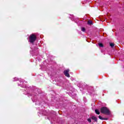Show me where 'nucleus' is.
<instances>
[{
	"mask_svg": "<svg viewBox=\"0 0 124 124\" xmlns=\"http://www.w3.org/2000/svg\"><path fill=\"white\" fill-rule=\"evenodd\" d=\"M87 120H88V122H89V123H91L92 122V120L90 118L88 119Z\"/></svg>",
	"mask_w": 124,
	"mask_h": 124,
	"instance_id": "11",
	"label": "nucleus"
},
{
	"mask_svg": "<svg viewBox=\"0 0 124 124\" xmlns=\"http://www.w3.org/2000/svg\"><path fill=\"white\" fill-rule=\"evenodd\" d=\"M98 45H99V47H103V44H102L101 43L98 44Z\"/></svg>",
	"mask_w": 124,
	"mask_h": 124,
	"instance_id": "10",
	"label": "nucleus"
},
{
	"mask_svg": "<svg viewBox=\"0 0 124 124\" xmlns=\"http://www.w3.org/2000/svg\"><path fill=\"white\" fill-rule=\"evenodd\" d=\"M92 118V120H94L95 122H97V119L95 116H93Z\"/></svg>",
	"mask_w": 124,
	"mask_h": 124,
	"instance_id": "4",
	"label": "nucleus"
},
{
	"mask_svg": "<svg viewBox=\"0 0 124 124\" xmlns=\"http://www.w3.org/2000/svg\"><path fill=\"white\" fill-rule=\"evenodd\" d=\"M87 24L88 25H93V21L89 20Z\"/></svg>",
	"mask_w": 124,
	"mask_h": 124,
	"instance_id": "7",
	"label": "nucleus"
},
{
	"mask_svg": "<svg viewBox=\"0 0 124 124\" xmlns=\"http://www.w3.org/2000/svg\"><path fill=\"white\" fill-rule=\"evenodd\" d=\"M69 69H67L64 71V74L66 77H70V76L69 75Z\"/></svg>",
	"mask_w": 124,
	"mask_h": 124,
	"instance_id": "3",
	"label": "nucleus"
},
{
	"mask_svg": "<svg viewBox=\"0 0 124 124\" xmlns=\"http://www.w3.org/2000/svg\"><path fill=\"white\" fill-rule=\"evenodd\" d=\"M81 31H86V29H85L84 27H82L81 28Z\"/></svg>",
	"mask_w": 124,
	"mask_h": 124,
	"instance_id": "9",
	"label": "nucleus"
},
{
	"mask_svg": "<svg viewBox=\"0 0 124 124\" xmlns=\"http://www.w3.org/2000/svg\"><path fill=\"white\" fill-rule=\"evenodd\" d=\"M101 112L103 114H109L110 113V111H109L108 108L106 107H103V108H101Z\"/></svg>",
	"mask_w": 124,
	"mask_h": 124,
	"instance_id": "1",
	"label": "nucleus"
},
{
	"mask_svg": "<svg viewBox=\"0 0 124 124\" xmlns=\"http://www.w3.org/2000/svg\"><path fill=\"white\" fill-rule=\"evenodd\" d=\"M35 40H36V36L34 34L31 35L29 37V41L31 43H33Z\"/></svg>",
	"mask_w": 124,
	"mask_h": 124,
	"instance_id": "2",
	"label": "nucleus"
},
{
	"mask_svg": "<svg viewBox=\"0 0 124 124\" xmlns=\"http://www.w3.org/2000/svg\"><path fill=\"white\" fill-rule=\"evenodd\" d=\"M109 45H110V47H114V46H115V45L112 43H110Z\"/></svg>",
	"mask_w": 124,
	"mask_h": 124,
	"instance_id": "8",
	"label": "nucleus"
},
{
	"mask_svg": "<svg viewBox=\"0 0 124 124\" xmlns=\"http://www.w3.org/2000/svg\"><path fill=\"white\" fill-rule=\"evenodd\" d=\"M99 119H100V120H107V118H102V117H101V116H100V115L99 116Z\"/></svg>",
	"mask_w": 124,
	"mask_h": 124,
	"instance_id": "6",
	"label": "nucleus"
},
{
	"mask_svg": "<svg viewBox=\"0 0 124 124\" xmlns=\"http://www.w3.org/2000/svg\"><path fill=\"white\" fill-rule=\"evenodd\" d=\"M95 112L97 115H99L100 114V112H99V110H98V109H95Z\"/></svg>",
	"mask_w": 124,
	"mask_h": 124,
	"instance_id": "5",
	"label": "nucleus"
}]
</instances>
